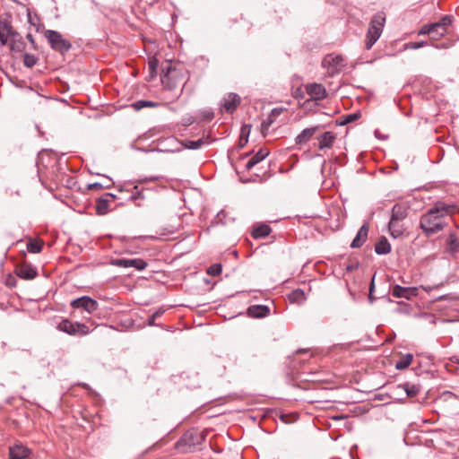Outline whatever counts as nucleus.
I'll return each instance as SVG.
<instances>
[{
    "instance_id": "nucleus-1",
    "label": "nucleus",
    "mask_w": 459,
    "mask_h": 459,
    "mask_svg": "<svg viewBox=\"0 0 459 459\" xmlns=\"http://www.w3.org/2000/svg\"><path fill=\"white\" fill-rule=\"evenodd\" d=\"M455 206L438 201L420 217V229L427 238L443 231L448 225L446 217L454 212Z\"/></svg>"
},
{
    "instance_id": "nucleus-2",
    "label": "nucleus",
    "mask_w": 459,
    "mask_h": 459,
    "mask_svg": "<svg viewBox=\"0 0 459 459\" xmlns=\"http://www.w3.org/2000/svg\"><path fill=\"white\" fill-rule=\"evenodd\" d=\"M409 206L405 204H395L391 210L388 230L394 238H400L405 231L403 221L408 217Z\"/></svg>"
},
{
    "instance_id": "nucleus-3",
    "label": "nucleus",
    "mask_w": 459,
    "mask_h": 459,
    "mask_svg": "<svg viewBox=\"0 0 459 459\" xmlns=\"http://www.w3.org/2000/svg\"><path fill=\"white\" fill-rule=\"evenodd\" d=\"M160 80L163 86L169 91L176 90L178 87L181 86L179 94L182 92L183 86L186 83L185 76L181 71L171 67L169 65L167 68L163 69Z\"/></svg>"
},
{
    "instance_id": "nucleus-4",
    "label": "nucleus",
    "mask_w": 459,
    "mask_h": 459,
    "mask_svg": "<svg viewBox=\"0 0 459 459\" xmlns=\"http://www.w3.org/2000/svg\"><path fill=\"white\" fill-rule=\"evenodd\" d=\"M385 22V18L381 13L375 14L371 19L365 42L367 49H370L381 36Z\"/></svg>"
},
{
    "instance_id": "nucleus-5",
    "label": "nucleus",
    "mask_w": 459,
    "mask_h": 459,
    "mask_svg": "<svg viewBox=\"0 0 459 459\" xmlns=\"http://www.w3.org/2000/svg\"><path fill=\"white\" fill-rule=\"evenodd\" d=\"M44 34L53 50L65 54L71 49L72 44L67 39H64L60 32L47 30Z\"/></svg>"
},
{
    "instance_id": "nucleus-6",
    "label": "nucleus",
    "mask_w": 459,
    "mask_h": 459,
    "mask_svg": "<svg viewBox=\"0 0 459 459\" xmlns=\"http://www.w3.org/2000/svg\"><path fill=\"white\" fill-rule=\"evenodd\" d=\"M322 65L327 69L330 75H334L344 66V58L341 55L329 54L324 57Z\"/></svg>"
},
{
    "instance_id": "nucleus-7",
    "label": "nucleus",
    "mask_w": 459,
    "mask_h": 459,
    "mask_svg": "<svg viewBox=\"0 0 459 459\" xmlns=\"http://www.w3.org/2000/svg\"><path fill=\"white\" fill-rule=\"evenodd\" d=\"M59 331L65 332L70 335L87 334L90 333L89 327L82 323L71 322L68 319H63L57 325Z\"/></svg>"
},
{
    "instance_id": "nucleus-8",
    "label": "nucleus",
    "mask_w": 459,
    "mask_h": 459,
    "mask_svg": "<svg viewBox=\"0 0 459 459\" xmlns=\"http://www.w3.org/2000/svg\"><path fill=\"white\" fill-rule=\"evenodd\" d=\"M111 264L118 267H134L138 271L146 268L147 263L141 258H117L111 261Z\"/></svg>"
},
{
    "instance_id": "nucleus-9",
    "label": "nucleus",
    "mask_w": 459,
    "mask_h": 459,
    "mask_svg": "<svg viewBox=\"0 0 459 459\" xmlns=\"http://www.w3.org/2000/svg\"><path fill=\"white\" fill-rule=\"evenodd\" d=\"M71 306L74 308H83L88 313H92L98 309V302L89 296H82L81 298L72 300Z\"/></svg>"
},
{
    "instance_id": "nucleus-10",
    "label": "nucleus",
    "mask_w": 459,
    "mask_h": 459,
    "mask_svg": "<svg viewBox=\"0 0 459 459\" xmlns=\"http://www.w3.org/2000/svg\"><path fill=\"white\" fill-rule=\"evenodd\" d=\"M392 295L395 298H403L405 299H411L418 295L417 287H403L395 284L392 289Z\"/></svg>"
},
{
    "instance_id": "nucleus-11",
    "label": "nucleus",
    "mask_w": 459,
    "mask_h": 459,
    "mask_svg": "<svg viewBox=\"0 0 459 459\" xmlns=\"http://www.w3.org/2000/svg\"><path fill=\"white\" fill-rule=\"evenodd\" d=\"M240 97L234 92L225 95L221 100V108L228 113H232L240 104Z\"/></svg>"
},
{
    "instance_id": "nucleus-12",
    "label": "nucleus",
    "mask_w": 459,
    "mask_h": 459,
    "mask_svg": "<svg viewBox=\"0 0 459 459\" xmlns=\"http://www.w3.org/2000/svg\"><path fill=\"white\" fill-rule=\"evenodd\" d=\"M306 91L315 100H322L326 97V90L321 83L307 84Z\"/></svg>"
},
{
    "instance_id": "nucleus-13",
    "label": "nucleus",
    "mask_w": 459,
    "mask_h": 459,
    "mask_svg": "<svg viewBox=\"0 0 459 459\" xmlns=\"http://www.w3.org/2000/svg\"><path fill=\"white\" fill-rule=\"evenodd\" d=\"M285 108H274L271 110L269 115L265 119L263 120L261 124V130L264 134L269 130L271 125L275 121L276 117H279Z\"/></svg>"
},
{
    "instance_id": "nucleus-14",
    "label": "nucleus",
    "mask_w": 459,
    "mask_h": 459,
    "mask_svg": "<svg viewBox=\"0 0 459 459\" xmlns=\"http://www.w3.org/2000/svg\"><path fill=\"white\" fill-rule=\"evenodd\" d=\"M16 274L22 279L32 280L37 276V271L32 265L22 264L16 268Z\"/></svg>"
},
{
    "instance_id": "nucleus-15",
    "label": "nucleus",
    "mask_w": 459,
    "mask_h": 459,
    "mask_svg": "<svg viewBox=\"0 0 459 459\" xmlns=\"http://www.w3.org/2000/svg\"><path fill=\"white\" fill-rule=\"evenodd\" d=\"M368 234V225L365 222L359 230L356 237L353 238L351 247L359 248L366 242Z\"/></svg>"
},
{
    "instance_id": "nucleus-16",
    "label": "nucleus",
    "mask_w": 459,
    "mask_h": 459,
    "mask_svg": "<svg viewBox=\"0 0 459 459\" xmlns=\"http://www.w3.org/2000/svg\"><path fill=\"white\" fill-rule=\"evenodd\" d=\"M318 149L323 151L332 148L335 140V134L333 132L327 131L317 137Z\"/></svg>"
},
{
    "instance_id": "nucleus-17",
    "label": "nucleus",
    "mask_w": 459,
    "mask_h": 459,
    "mask_svg": "<svg viewBox=\"0 0 459 459\" xmlns=\"http://www.w3.org/2000/svg\"><path fill=\"white\" fill-rule=\"evenodd\" d=\"M30 450L22 446V445H15L12 447H10L9 451V458L10 459H25L29 456Z\"/></svg>"
},
{
    "instance_id": "nucleus-18",
    "label": "nucleus",
    "mask_w": 459,
    "mask_h": 459,
    "mask_svg": "<svg viewBox=\"0 0 459 459\" xmlns=\"http://www.w3.org/2000/svg\"><path fill=\"white\" fill-rule=\"evenodd\" d=\"M318 129L317 126H313L309 128H305L301 131L299 134H298L295 138L296 144L302 145L306 143H307L312 136L315 134L316 130Z\"/></svg>"
},
{
    "instance_id": "nucleus-19",
    "label": "nucleus",
    "mask_w": 459,
    "mask_h": 459,
    "mask_svg": "<svg viewBox=\"0 0 459 459\" xmlns=\"http://www.w3.org/2000/svg\"><path fill=\"white\" fill-rule=\"evenodd\" d=\"M268 307L264 305H253L247 309V313L250 316L255 318L264 317L269 314Z\"/></svg>"
},
{
    "instance_id": "nucleus-20",
    "label": "nucleus",
    "mask_w": 459,
    "mask_h": 459,
    "mask_svg": "<svg viewBox=\"0 0 459 459\" xmlns=\"http://www.w3.org/2000/svg\"><path fill=\"white\" fill-rule=\"evenodd\" d=\"M108 197L114 199L115 195L112 194H106L105 197H100L96 203V212L100 215L106 214L108 211Z\"/></svg>"
},
{
    "instance_id": "nucleus-21",
    "label": "nucleus",
    "mask_w": 459,
    "mask_h": 459,
    "mask_svg": "<svg viewBox=\"0 0 459 459\" xmlns=\"http://www.w3.org/2000/svg\"><path fill=\"white\" fill-rule=\"evenodd\" d=\"M10 37H18V32L13 30L11 22L8 19H0V34Z\"/></svg>"
},
{
    "instance_id": "nucleus-22",
    "label": "nucleus",
    "mask_w": 459,
    "mask_h": 459,
    "mask_svg": "<svg viewBox=\"0 0 459 459\" xmlns=\"http://www.w3.org/2000/svg\"><path fill=\"white\" fill-rule=\"evenodd\" d=\"M397 389H402L405 392L406 396L412 398L415 397L420 392V386L409 382L404 383L397 386Z\"/></svg>"
},
{
    "instance_id": "nucleus-23",
    "label": "nucleus",
    "mask_w": 459,
    "mask_h": 459,
    "mask_svg": "<svg viewBox=\"0 0 459 459\" xmlns=\"http://www.w3.org/2000/svg\"><path fill=\"white\" fill-rule=\"evenodd\" d=\"M269 154V152L266 150L261 149L258 152H256L246 164V169L250 170L253 167H255L257 163L264 160Z\"/></svg>"
},
{
    "instance_id": "nucleus-24",
    "label": "nucleus",
    "mask_w": 459,
    "mask_h": 459,
    "mask_svg": "<svg viewBox=\"0 0 459 459\" xmlns=\"http://www.w3.org/2000/svg\"><path fill=\"white\" fill-rule=\"evenodd\" d=\"M391 251V245L386 238L382 237L375 246V252L377 255H386Z\"/></svg>"
},
{
    "instance_id": "nucleus-25",
    "label": "nucleus",
    "mask_w": 459,
    "mask_h": 459,
    "mask_svg": "<svg viewBox=\"0 0 459 459\" xmlns=\"http://www.w3.org/2000/svg\"><path fill=\"white\" fill-rule=\"evenodd\" d=\"M10 49L14 52H22L25 48V43L22 36L18 33V37H13L9 43Z\"/></svg>"
},
{
    "instance_id": "nucleus-26",
    "label": "nucleus",
    "mask_w": 459,
    "mask_h": 459,
    "mask_svg": "<svg viewBox=\"0 0 459 459\" xmlns=\"http://www.w3.org/2000/svg\"><path fill=\"white\" fill-rule=\"evenodd\" d=\"M271 228L266 224H261L253 229L252 237L254 238H261L267 237L271 233Z\"/></svg>"
},
{
    "instance_id": "nucleus-27",
    "label": "nucleus",
    "mask_w": 459,
    "mask_h": 459,
    "mask_svg": "<svg viewBox=\"0 0 459 459\" xmlns=\"http://www.w3.org/2000/svg\"><path fill=\"white\" fill-rule=\"evenodd\" d=\"M413 356L410 353H407L403 355L396 363H395V368L398 370H403L407 368L411 361H412Z\"/></svg>"
},
{
    "instance_id": "nucleus-28",
    "label": "nucleus",
    "mask_w": 459,
    "mask_h": 459,
    "mask_svg": "<svg viewBox=\"0 0 459 459\" xmlns=\"http://www.w3.org/2000/svg\"><path fill=\"white\" fill-rule=\"evenodd\" d=\"M436 29L441 28V34H446L447 27L452 24V16L445 15L438 22H434Z\"/></svg>"
},
{
    "instance_id": "nucleus-29",
    "label": "nucleus",
    "mask_w": 459,
    "mask_h": 459,
    "mask_svg": "<svg viewBox=\"0 0 459 459\" xmlns=\"http://www.w3.org/2000/svg\"><path fill=\"white\" fill-rule=\"evenodd\" d=\"M289 299L290 302L301 303L306 299L305 292L300 289H296L290 293Z\"/></svg>"
},
{
    "instance_id": "nucleus-30",
    "label": "nucleus",
    "mask_w": 459,
    "mask_h": 459,
    "mask_svg": "<svg viewBox=\"0 0 459 459\" xmlns=\"http://www.w3.org/2000/svg\"><path fill=\"white\" fill-rule=\"evenodd\" d=\"M207 142L204 138H200L198 140H186L184 143V146L190 150H196L205 144Z\"/></svg>"
},
{
    "instance_id": "nucleus-31",
    "label": "nucleus",
    "mask_w": 459,
    "mask_h": 459,
    "mask_svg": "<svg viewBox=\"0 0 459 459\" xmlns=\"http://www.w3.org/2000/svg\"><path fill=\"white\" fill-rule=\"evenodd\" d=\"M157 106H158V103H156V102L150 101V100H143L135 101L132 104L133 108L136 111L141 110L143 108H152V107H157Z\"/></svg>"
},
{
    "instance_id": "nucleus-32",
    "label": "nucleus",
    "mask_w": 459,
    "mask_h": 459,
    "mask_svg": "<svg viewBox=\"0 0 459 459\" xmlns=\"http://www.w3.org/2000/svg\"><path fill=\"white\" fill-rule=\"evenodd\" d=\"M166 309L163 307H160V308H158L152 315H151L149 316V318L147 319V325L149 326H154V325H157L155 324V320L161 316L164 313H165Z\"/></svg>"
},
{
    "instance_id": "nucleus-33",
    "label": "nucleus",
    "mask_w": 459,
    "mask_h": 459,
    "mask_svg": "<svg viewBox=\"0 0 459 459\" xmlns=\"http://www.w3.org/2000/svg\"><path fill=\"white\" fill-rule=\"evenodd\" d=\"M41 249H42L41 244L35 239H30L27 244V250L30 253L38 254L41 251Z\"/></svg>"
},
{
    "instance_id": "nucleus-34",
    "label": "nucleus",
    "mask_w": 459,
    "mask_h": 459,
    "mask_svg": "<svg viewBox=\"0 0 459 459\" xmlns=\"http://www.w3.org/2000/svg\"><path fill=\"white\" fill-rule=\"evenodd\" d=\"M37 61L38 58L34 55L28 53H25L23 55V65L28 68L33 67L36 65Z\"/></svg>"
},
{
    "instance_id": "nucleus-35",
    "label": "nucleus",
    "mask_w": 459,
    "mask_h": 459,
    "mask_svg": "<svg viewBox=\"0 0 459 459\" xmlns=\"http://www.w3.org/2000/svg\"><path fill=\"white\" fill-rule=\"evenodd\" d=\"M436 29L435 23H429L423 25L419 30V35H429L430 37L433 35V30Z\"/></svg>"
},
{
    "instance_id": "nucleus-36",
    "label": "nucleus",
    "mask_w": 459,
    "mask_h": 459,
    "mask_svg": "<svg viewBox=\"0 0 459 459\" xmlns=\"http://www.w3.org/2000/svg\"><path fill=\"white\" fill-rule=\"evenodd\" d=\"M222 271V266L221 264H212L208 270H207V273L212 275V276H217L219 275Z\"/></svg>"
},
{
    "instance_id": "nucleus-37",
    "label": "nucleus",
    "mask_w": 459,
    "mask_h": 459,
    "mask_svg": "<svg viewBox=\"0 0 459 459\" xmlns=\"http://www.w3.org/2000/svg\"><path fill=\"white\" fill-rule=\"evenodd\" d=\"M359 117H360V114L359 112H354V113L348 114V115H346L344 117V120L342 123V125H345V124H349V123L354 122L357 119H359Z\"/></svg>"
},
{
    "instance_id": "nucleus-38",
    "label": "nucleus",
    "mask_w": 459,
    "mask_h": 459,
    "mask_svg": "<svg viewBox=\"0 0 459 459\" xmlns=\"http://www.w3.org/2000/svg\"><path fill=\"white\" fill-rule=\"evenodd\" d=\"M427 45L426 41H420V42H409L406 44V48L410 49H419L424 46Z\"/></svg>"
},
{
    "instance_id": "nucleus-39",
    "label": "nucleus",
    "mask_w": 459,
    "mask_h": 459,
    "mask_svg": "<svg viewBox=\"0 0 459 459\" xmlns=\"http://www.w3.org/2000/svg\"><path fill=\"white\" fill-rule=\"evenodd\" d=\"M441 28H437L433 30V35L431 36V39L437 40L440 37L444 36L445 34H441Z\"/></svg>"
},
{
    "instance_id": "nucleus-40",
    "label": "nucleus",
    "mask_w": 459,
    "mask_h": 459,
    "mask_svg": "<svg viewBox=\"0 0 459 459\" xmlns=\"http://www.w3.org/2000/svg\"><path fill=\"white\" fill-rule=\"evenodd\" d=\"M133 199L143 198L142 192L138 189V186H134V191L132 194Z\"/></svg>"
},
{
    "instance_id": "nucleus-41",
    "label": "nucleus",
    "mask_w": 459,
    "mask_h": 459,
    "mask_svg": "<svg viewBox=\"0 0 459 459\" xmlns=\"http://www.w3.org/2000/svg\"><path fill=\"white\" fill-rule=\"evenodd\" d=\"M10 43V37L8 36H4L2 34H0V43L1 45H6L7 43Z\"/></svg>"
},
{
    "instance_id": "nucleus-42",
    "label": "nucleus",
    "mask_w": 459,
    "mask_h": 459,
    "mask_svg": "<svg viewBox=\"0 0 459 459\" xmlns=\"http://www.w3.org/2000/svg\"><path fill=\"white\" fill-rule=\"evenodd\" d=\"M157 65H158V62H157V60H155V59H154V60H151V61L149 62V68H150V70H151L152 72H154V71L156 70Z\"/></svg>"
},
{
    "instance_id": "nucleus-43",
    "label": "nucleus",
    "mask_w": 459,
    "mask_h": 459,
    "mask_svg": "<svg viewBox=\"0 0 459 459\" xmlns=\"http://www.w3.org/2000/svg\"><path fill=\"white\" fill-rule=\"evenodd\" d=\"M449 245H451V246H452V245H455V246H456V247L459 245V243H458V239H457V238H456V236H455V235H451V236H450Z\"/></svg>"
},
{
    "instance_id": "nucleus-44",
    "label": "nucleus",
    "mask_w": 459,
    "mask_h": 459,
    "mask_svg": "<svg viewBox=\"0 0 459 459\" xmlns=\"http://www.w3.org/2000/svg\"><path fill=\"white\" fill-rule=\"evenodd\" d=\"M88 187H89V189H95V188L100 189L103 187V186L100 183H93V184H90L88 186Z\"/></svg>"
},
{
    "instance_id": "nucleus-45",
    "label": "nucleus",
    "mask_w": 459,
    "mask_h": 459,
    "mask_svg": "<svg viewBox=\"0 0 459 459\" xmlns=\"http://www.w3.org/2000/svg\"><path fill=\"white\" fill-rule=\"evenodd\" d=\"M26 38H27V39L31 43V45L33 46V48H36V47H35V41H34V39H33L32 34L28 33V34L26 35Z\"/></svg>"
},
{
    "instance_id": "nucleus-46",
    "label": "nucleus",
    "mask_w": 459,
    "mask_h": 459,
    "mask_svg": "<svg viewBox=\"0 0 459 459\" xmlns=\"http://www.w3.org/2000/svg\"><path fill=\"white\" fill-rule=\"evenodd\" d=\"M359 266V264H349L347 267H346V270L349 271V272H352L354 271L355 269H357Z\"/></svg>"
},
{
    "instance_id": "nucleus-47",
    "label": "nucleus",
    "mask_w": 459,
    "mask_h": 459,
    "mask_svg": "<svg viewBox=\"0 0 459 459\" xmlns=\"http://www.w3.org/2000/svg\"><path fill=\"white\" fill-rule=\"evenodd\" d=\"M204 117L208 119V120H211L212 117H213V113L212 112H210V111H206L204 115Z\"/></svg>"
},
{
    "instance_id": "nucleus-48",
    "label": "nucleus",
    "mask_w": 459,
    "mask_h": 459,
    "mask_svg": "<svg viewBox=\"0 0 459 459\" xmlns=\"http://www.w3.org/2000/svg\"><path fill=\"white\" fill-rule=\"evenodd\" d=\"M28 21L31 25L36 26L35 20L32 18L30 13H28Z\"/></svg>"
},
{
    "instance_id": "nucleus-49",
    "label": "nucleus",
    "mask_w": 459,
    "mask_h": 459,
    "mask_svg": "<svg viewBox=\"0 0 459 459\" xmlns=\"http://www.w3.org/2000/svg\"><path fill=\"white\" fill-rule=\"evenodd\" d=\"M451 362L459 364V355H455L451 357L450 359Z\"/></svg>"
},
{
    "instance_id": "nucleus-50",
    "label": "nucleus",
    "mask_w": 459,
    "mask_h": 459,
    "mask_svg": "<svg viewBox=\"0 0 459 459\" xmlns=\"http://www.w3.org/2000/svg\"><path fill=\"white\" fill-rule=\"evenodd\" d=\"M374 288H375V283H374V279L372 280L371 283H370V287H369V292L370 294L373 293L374 291Z\"/></svg>"
},
{
    "instance_id": "nucleus-51",
    "label": "nucleus",
    "mask_w": 459,
    "mask_h": 459,
    "mask_svg": "<svg viewBox=\"0 0 459 459\" xmlns=\"http://www.w3.org/2000/svg\"><path fill=\"white\" fill-rule=\"evenodd\" d=\"M435 48H446L447 47L445 44H437V45H435Z\"/></svg>"
},
{
    "instance_id": "nucleus-52",
    "label": "nucleus",
    "mask_w": 459,
    "mask_h": 459,
    "mask_svg": "<svg viewBox=\"0 0 459 459\" xmlns=\"http://www.w3.org/2000/svg\"><path fill=\"white\" fill-rule=\"evenodd\" d=\"M368 299H369L370 302L372 303L374 300L373 295L369 293Z\"/></svg>"
},
{
    "instance_id": "nucleus-53",
    "label": "nucleus",
    "mask_w": 459,
    "mask_h": 459,
    "mask_svg": "<svg viewBox=\"0 0 459 459\" xmlns=\"http://www.w3.org/2000/svg\"><path fill=\"white\" fill-rule=\"evenodd\" d=\"M7 285L13 286L12 281H7Z\"/></svg>"
},
{
    "instance_id": "nucleus-54",
    "label": "nucleus",
    "mask_w": 459,
    "mask_h": 459,
    "mask_svg": "<svg viewBox=\"0 0 459 459\" xmlns=\"http://www.w3.org/2000/svg\"><path fill=\"white\" fill-rule=\"evenodd\" d=\"M7 285L13 286L12 281H7Z\"/></svg>"
},
{
    "instance_id": "nucleus-55",
    "label": "nucleus",
    "mask_w": 459,
    "mask_h": 459,
    "mask_svg": "<svg viewBox=\"0 0 459 459\" xmlns=\"http://www.w3.org/2000/svg\"><path fill=\"white\" fill-rule=\"evenodd\" d=\"M156 179H157V178H155V177L150 178L151 181H154Z\"/></svg>"
},
{
    "instance_id": "nucleus-56",
    "label": "nucleus",
    "mask_w": 459,
    "mask_h": 459,
    "mask_svg": "<svg viewBox=\"0 0 459 459\" xmlns=\"http://www.w3.org/2000/svg\"><path fill=\"white\" fill-rule=\"evenodd\" d=\"M83 387L84 388H88V385L87 384H83Z\"/></svg>"
},
{
    "instance_id": "nucleus-57",
    "label": "nucleus",
    "mask_w": 459,
    "mask_h": 459,
    "mask_svg": "<svg viewBox=\"0 0 459 459\" xmlns=\"http://www.w3.org/2000/svg\"><path fill=\"white\" fill-rule=\"evenodd\" d=\"M241 132H242V134H244V132H245V128L244 127L241 129Z\"/></svg>"
}]
</instances>
